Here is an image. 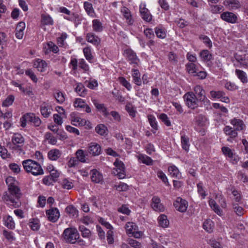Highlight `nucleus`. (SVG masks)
Segmentation results:
<instances>
[{"label": "nucleus", "instance_id": "61", "mask_svg": "<svg viewBox=\"0 0 248 248\" xmlns=\"http://www.w3.org/2000/svg\"><path fill=\"white\" fill-rule=\"evenodd\" d=\"M78 61L76 58H72L71 60L69 66L72 69L71 73L72 74H76L77 73V66Z\"/></svg>", "mask_w": 248, "mask_h": 248}, {"label": "nucleus", "instance_id": "4", "mask_svg": "<svg viewBox=\"0 0 248 248\" xmlns=\"http://www.w3.org/2000/svg\"><path fill=\"white\" fill-rule=\"evenodd\" d=\"M78 230L75 227L65 229L62 234V237L66 243L75 244L77 241Z\"/></svg>", "mask_w": 248, "mask_h": 248}, {"label": "nucleus", "instance_id": "46", "mask_svg": "<svg viewBox=\"0 0 248 248\" xmlns=\"http://www.w3.org/2000/svg\"><path fill=\"white\" fill-rule=\"evenodd\" d=\"M197 191L199 194L202 197V199H205L207 194L204 190L203 183L200 182L197 184Z\"/></svg>", "mask_w": 248, "mask_h": 248}, {"label": "nucleus", "instance_id": "57", "mask_svg": "<svg viewBox=\"0 0 248 248\" xmlns=\"http://www.w3.org/2000/svg\"><path fill=\"white\" fill-rule=\"evenodd\" d=\"M78 229L81 232L83 237L88 238L91 235V231L89 229L85 228L84 226H79Z\"/></svg>", "mask_w": 248, "mask_h": 248}, {"label": "nucleus", "instance_id": "16", "mask_svg": "<svg viewBox=\"0 0 248 248\" xmlns=\"http://www.w3.org/2000/svg\"><path fill=\"white\" fill-rule=\"evenodd\" d=\"M151 206L155 211L163 212L165 210V207L161 203L160 199L156 196H154L152 198Z\"/></svg>", "mask_w": 248, "mask_h": 248}, {"label": "nucleus", "instance_id": "55", "mask_svg": "<svg viewBox=\"0 0 248 248\" xmlns=\"http://www.w3.org/2000/svg\"><path fill=\"white\" fill-rule=\"evenodd\" d=\"M158 117L167 126H170L171 125V122L166 114L161 113Z\"/></svg>", "mask_w": 248, "mask_h": 248}, {"label": "nucleus", "instance_id": "5", "mask_svg": "<svg viewBox=\"0 0 248 248\" xmlns=\"http://www.w3.org/2000/svg\"><path fill=\"white\" fill-rule=\"evenodd\" d=\"M183 98L188 108L194 109L199 106L198 103L200 101L193 92H187L183 96Z\"/></svg>", "mask_w": 248, "mask_h": 248}, {"label": "nucleus", "instance_id": "11", "mask_svg": "<svg viewBox=\"0 0 248 248\" xmlns=\"http://www.w3.org/2000/svg\"><path fill=\"white\" fill-rule=\"evenodd\" d=\"M230 123L237 132L244 131L246 129L247 126L241 119L234 118L230 120Z\"/></svg>", "mask_w": 248, "mask_h": 248}, {"label": "nucleus", "instance_id": "25", "mask_svg": "<svg viewBox=\"0 0 248 248\" xmlns=\"http://www.w3.org/2000/svg\"><path fill=\"white\" fill-rule=\"evenodd\" d=\"M131 72L133 82L138 86H141L142 81L140 78V73L139 70L133 68Z\"/></svg>", "mask_w": 248, "mask_h": 248}, {"label": "nucleus", "instance_id": "21", "mask_svg": "<svg viewBox=\"0 0 248 248\" xmlns=\"http://www.w3.org/2000/svg\"><path fill=\"white\" fill-rule=\"evenodd\" d=\"M223 4L230 10H236L241 7L240 2L237 0H225Z\"/></svg>", "mask_w": 248, "mask_h": 248}, {"label": "nucleus", "instance_id": "29", "mask_svg": "<svg viewBox=\"0 0 248 248\" xmlns=\"http://www.w3.org/2000/svg\"><path fill=\"white\" fill-rule=\"evenodd\" d=\"M93 30L95 32H101L104 30L103 24L100 20L97 19H93L92 21Z\"/></svg>", "mask_w": 248, "mask_h": 248}, {"label": "nucleus", "instance_id": "32", "mask_svg": "<svg viewBox=\"0 0 248 248\" xmlns=\"http://www.w3.org/2000/svg\"><path fill=\"white\" fill-rule=\"evenodd\" d=\"M84 8L86 11L88 15L92 17H96V15L94 12V10L92 4L87 1H85L84 3Z\"/></svg>", "mask_w": 248, "mask_h": 248}, {"label": "nucleus", "instance_id": "64", "mask_svg": "<svg viewBox=\"0 0 248 248\" xmlns=\"http://www.w3.org/2000/svg\"><path fill=\"white\" fill-rule=\"evenodd\" d=\"M200 39L209 47H211L212 43L210 39L207 36L204 35H201L200 36Z\"/></svg>", "mask_w": 248, "mask_h": 248}, {"label": "nucleus", "instance_id": "60", "mask_svg": "<svg viewBox=\"0 0 248 248\" xmlns=\"http://www.w3.org/2000/svg\"><path fill=\"white\" fill-rule=\"evenodd\" d=\"M83 53L86 59L90 61L93 59V55L92 54L91 49L90 47L87 46L85 47L83 50Z\"/></svg>", "mask_w": 248, "mask_h": 248}, {"label": "nucleus", "instance_id": "23", "mask_svg": "<svg viewBox=\"0 0 248 248\" xmlns=\"http://www.w3.org/2000/svg\"><path fill=\"white\" fill-rule=\"evenodd\" d=\"M86 39L88 42L96 46H99L101 43V39L92 32L87 34Z\"/></svg>", "mask_w": 248, "mask_h": 248}, {"label": "nucleus", "instance_id": "48", "mask_svg": "<svg viewBox=\"0 0 248 248\" xmlns=\"http://www.w3.org/2000/svg\"><path fill=\"white\" fill-rule=\"evenodd\" d=\"M15 97L13 95H9L2 102V106L8 107L11 106L14 102Z\"/></svg>", "mask_w": 248, "mask_h": 248}, {"label": "nucleus", "instance_id": "24", "mask_svg": "<svg viewBox=\"0 0 248 248\" xmlns=\"http://www.w3.org/2000/svg\"><path fill=\"white\" fill-rule=\"evenodd\" d=\"M33 67L36 68L38 71L44 72L46 69L47 63L45 61L38 59L34 62Z\"/></svg>", "mask_w": 248, "mask_h": 248}, {"label": "nucleus", "instance_id": "44", "mask_svg": "<svg viewBox=\"0 0 248 248\" xmlns=\"http://www.w3.org/2000/svg\"><path fill=\"white\" fill-rule=\"evenodd\" d=\"M214 226V222L210 219H206L203 223V229L208 232H211L213 231Z\"/></svg>", "mask_w": 248, "mask_h": 248}, {"label": "nucleus", "instance_id": "2", "mask_svg": "<svg viewBox=\"0 0 248 248\" xmlns=\"http://www.w3.org/2000/svg\"><path fill=\"white\" fill-rule=\"evenodd\" d=\"M22 166L25 171L34 176H38L44 174V170L40 164L33 160L27 159L22 161Z\"/></svg>", "mask_w": 248, "mask_h": 248}, {"label": "nucleus", "instance_id": "30", "mask_svg": "<svg viewBox=\"0 0 248 248\" xmlns=\"http://www.w3.org/2000/svg\"><path fill=\"white\" fill-rule=\"evenodd\" d=\"M91 180L93 182L96 183H99L103 181V176L98 171L96 170H92V175L91 177Z\"/></svg>", "mask_w": 248, "mask_h": 248}, {"label": "nucleus", "instance_id": "36", "mask_svg": "<svg viewBox=\"0 0 248 248\" xmlns=\"http://www.w3.org/2000/svg\"><path fill=\"white\" fill-rule=\"evenodd\" d=\"M138 159L139 161L147 165H153V160L150 157L146 155H139L138 156Z\"/></svg>", "mask_w": 248, "mask_h": 248}, {"label": "nucleus", "instance_id": "15", "mask_svg": "<svg viewBox=\"0 0 248 248\" xmlns=\"http://www.w3.org/2000/svg\"><path fill=\"white\" fill-rule=\"evenodd\" d=\"M220 18L228 23L234 24L237 22L238 18L236 15L231 12H224L220 15Z\"/></svg>", "mask_w": 248, "mask_h": 248}, {"label": "nucleus", "instance_id": "10", "mask_svg": "<svg viewBox=\"0 0 248 248\" xmlns=\"http://www.w3.org/2000/svg\"><path fill=\"white\" fill-rule=\"evenodd\" d=\"M113 164L116 167L115 172L114 171V173L116 174L119 179L124 178L125 177V174L124 165L123 162L117 159Z\"/></svg>", "mask_w": 248, "mask_h": 248}, {"label": "nucleus", "instance_id": "35", "mask_svg": "<svg viewBox=\"0 0 248 248\" xmlns=\"http://www.w3.org/2000/svg\"><path fill=\"white\" fill-rule=\"evenodd\" d=\"M157 221L159 226L162 228H165L169 226V221L167 217L164 214H161L158 217Z\"/></svg>", "mask_w": 248, "mask_h": 248}, {"label": "nucleus", "instance_id": "49", "mask_svg": "<svg viewBox=\"0 0 248 248\" xmlns=\"http://www.w3.org/2000/svg\"><path fill=\"white\" fill-rule=\"evenodd\" d=\"M41 22L43 24L51 25L53 24V20L48 15H42L41 16Z\"/></svg>", "mask_w": 248, "mask_h": 248}, {"label": "nucleus", "instance_id": "19", "mask_svg": "<svg viewBox=\"0 0 248 248\" xmlns=\"http://www.w3.org/2000/svg\"><path fill=\"white\" fill-rule=\"evenodd\" d=\"M121 13L125 19L126 23L128 25H132L134 20L129 9L125 6H123L121 8Z\"/></svg>", "mask_w": 248, "mask_h": 248}, {"label": "nucleus", "instance_id": "45", "mask_svg": "<svg viewBox=\"0 0 248 248\" xmlns=\"http://www.w3.org/2000/svg\"><path fill=\"white\" fill-rule=\"evenodd\" d=\"M195 122L198 125L203 126L206 124L207 119L204 115L200 114L195 118Z\"/></svg>", "mask_w": 248, "mask_h": 248}, {"label": "nucleus", "instance_id": "54", "mask_svg": "<svg viewBox=\"0 0 248 248\" xmlns=\"http://www.w3.org/2000/svg\"><path fill=\"white\" fill-rule=\"evenodd\" d=\"M224 84L225 89L229 91H235L238 89V86H236L234 83L232 82L231 81H225Z\"/></svg>", "mask_w": 248, "mask_h": 248}, {"label": "nucleus", "instance_id": "26", "mask_svg": "<svg viewBox=\"0 0 248 248\" xmlns=\"http://www.w3.org/2000/svg\"><path fill=\"white\" fill-rule=\"evenodd\" d=\"M181 145L186 152L189 150L190 142L189 138L184 134L181 133Z\"/></svg>", "mask_w": 248, "mask_h": 248}, {"label": "nucleus", "instance_id": "63", "mask_svg": "<svg viewBox=\"0 0 248 248\" xmlns=\"http://www.w3.org/2000/svg\"><path fill=\"white\" fill-rule=\"evenodd\" d=\"M9 167L10 169L15 174H18L20 172V167L16 163H12L10 164Z\"/></svg>", "mask_w": 248, "mask_h": 248}, {"label": "nucleus", "instance_id": "31", "mask_svg": "<svg viewBox=\"0 0 248 248\" xmlns=\"http://www.w3.org/2000/svg\"><path fill=\"white\" fill-rule=\"evenodd\" d=\"M80 111L89 113L91 112V109L84 100L78 98V112Z\"/></svg>", "mask_w": 248, "mask_h": 248}, {"label": "nucleus", "instance_id": "62", "mask_svg": "<svg viewBox=\"0 0 248 248\" xmlns=\"http://www.w3.org/2000/svg\"><path fill=\"white\" fill-rule=\"evenodd\" d=\"M20 91L26 95L32 97L34 94L32 92V89L31 87H22L20 88Z\"/></svg>", "mask_w": 248, "mask_h": 248}, {"label": "nucleus", "instance_id": "38", "mask_svg": "<svg viewBox=\"0 0 248 248\" xmlns=\"http://www.w3.org/2000/svg\"><path fill=\"white\" fill-rule=\"evenodd\" d=\"M29 225L32 231H37L40 229V221L37 218H31L29 221Z\"/></svg>", "mask_w": 248, "mask_h": 248}, {"label": "nucleus", "instance_id": "43", "mask_svg": "<svg viewBox=\"0 0 248 248\" xmlns=\"http://www.w3.org/2000/svg\"><path fill=\"white\" fill-rule=\"evenodd\" d=\"M200 57L203 62L210 61L212 58V56L208 50H202L200 53Z\"/></svg>", "mask_w": 248, "mask_h": 248}, {"label": "nucleus", "instance_id": "18", "mask_svg": "<svg viewBox=\"0 0 248 248\" xmlns=\"http://www.w3.org/2000/svg\"><path fill=\"white\" fill-rule=\"evenodd\" d=\"M46 215L48 220L51 222H56L60 217V213L56 208H52L46 211Z\"/></svg>", "mask_w": 248, "mask_h": 248}, {"label": "nucleus", "instance_id": "20", "mask_svg": "<svg viewBox=\"0 0 248 248\" xmlns=\"http://www.w3.org/2000/svg\"><path fill=\"white\" fill-rule=\"evenodd\" d=\"M89 153L93 156L98 155L101 154V148L100 146L95 142H91L88 146Z\"/></svg>", "mask_w": 248, "mask_h": 248}, {"label": "nucleus", "instance_id": "34", "mask_svg": "<svg viewBox=\"0 0 248 248\" xmlns=\"http://www.w3.org/2000/svg\"><path fill=\"white\" fill-rule=\"evenodd\" d=\"M150 125L152 127V132L155 133L158 129V124L155 117L152 114H149L147 116Z\"/></svg>", "mask_w": 248, "mask_h": 248}, {"label": "nucleus", "instance_id": "47", "mask_svg": "<svg viewBox=\"0 0 248 248\" xmlns=\"http://www.w3.org/2000/svg\"><path fill=\"white\" fill-rule=\"evenodd\" d=\"M186 69L187 72L194 76H196V65L194 63L188 62L186 65Z\"/></svg>", "mask_w": 248, "mask_h": 248}, {"label": "nucleus", "instance_id": "39", "mask_svg": "<svg viewBox=\"0 0 248 248\" xmlns=\"http://www.w3.org/2000/svg\"><path fill=\"white\" fill-rule=\"evenodd\" d=\"M155 31L156 36L161 39L165 38L166 34L164 28L161 25L155 28Z\"/></svg>", "mask_w": 248, "mask_h": 248}, {"label": "nucleus", "instance_id": "28", "mask_svg": "<svg viewBox=\"0 0 248 248\" xmlns=\"http://www.w3.org/2000/svg\"><path fill=\"white\" fill-rule=\"evenodd\" d=\"M62 153L61 151L57 149H51L48 152L47 156L48 158L53 161L57 160L59 158L61 157Z\"/></svg>", "mask_w": 248, "mask_h": 248}, {"label": "nucleus", "instance_id": "22", "mask_svg": "<svg viewBox=\"0 0 248 248\" xmlns=\"http://www.w3.org/2000/svg\"><path fill=\"white\" fill-rule=\"evenodd\" d=\"M194 94L200 102H202L206 98L205 91L200 85H196L194 88Z\"/></svg>", "mask_w": 248, "mask_h": 248}, {"label": "nucleus", "instance_id": "13", "mask_svg": "<svg viewBox=\"0 0 248 248\" xmlns=\"http://www.w3.org/2000/svg\"><path fill=\"white\" fill-rule=\"evenodd\" d=\"M75 157H71L67 163L68 171L75 174L77 170L78 151L75 152Z\"/></svg>", "mask_w": 248, "mask_h": 248}, {"label": "nucleus", "instance_id": "6", "mask_svg": "<svg viewBox=\"0 0 248 248\" xmlns=\"http://www.w3.org/2000/svg\"><path fill=\"white\" fill-rule=\"evenodd\" d=\"M125 229L128 235H131L136 238H140L143 234L142 232L139 231L138 226L133 222H127Z\"/></svg>", "mask_w": 248, "mask_h": 248}, {"label": "nucleus", "instance_id": "52", "mask_svg": "<svg viewBox=\"0 0 248 248\" xmlns=\"http://www.w3.org/2000/svg\"><path fill=\"white\" fill-rule=\"evenodd\" d=\"M45 139L48 141L49 143L52 145L56 144L57 141L56 138L49 132H46L45 134Z\"/></svg>", "mask_w": 248, "mask_h": 248}, {"label": "nucleus", "instance_id": "17", "mask_svg": "<svg viewBox=\"0 0 248 248\" xmlns=\"http://www.w3.org/2000/svg\"><path fill=\"white\" fill-rule=\"evenodd\" d=\"M125 54L130 64H133L134 67L139 65L140 60L133 50L131 49H127L125 51Z\"/></svg>", "mask_w": 248, "mask_h": 248}, {"label": "nucleus", "instance_id": "50", "mask_svg": "<svg viewBox=\"0 0 248 248\" xmlns=\"http://www.w3.org/2000/svg\"><path fill=\"white\" fill-rule=\"evenodd\" d=\"M119 81L120 84L124 87L128 91H130L132 89V86L124 77H120L119 78Z\"/></svg>", "mask_w": 248, "mask_h": 248}, {"label": "nucleus", "instance_id": "7", "mask_svg": "<svg viewBox=\"0 0 248 248\" xmlns=\"http://www.w3.org/2000/svg\"><path fill=\"white\" fill-rule=\"evenodd\" d=\"M223 154L233 164H237L239 161L240 158L235 152L234 150H232L228 147L223 146L221 148Z\"/></svg>", "mask_w": 248, "mask_h": 248}, {"label": "nucleus", "instance_id": "58", "mask_svg": "<svg viewBox=\"0 0 248 248\" xmlns=\"http://www.w3.org/2000/svg\"><path fill=\"white\" fill-rule=\"evenodd\" d=\"M96 108L101 112L103 115L105 116H107L108 114V112L107 110V108L105 107L103 104H94Z\"/></svg>", "mask_w": 248, "mask_h": 248}, {"label": "nucleus", "instance_id": "33", "mask_svg": "<svg viewBox=\"0 0 248 248\" xmlns=\"http://www.w3.org/2000/svg\"><path fill=\"white\" fill-rule=\"evenodd\" d=\"M29 122H31L35 127L39 126L42 121L38 116H36L35 114L33 113H29Z\"/></svg>", "mask_w": 248, "mask_h": 248}, {"label": "nucleus", "instance_id": "53", "mask_svg": "<svg viewBox=\"0 0 248 248\" xmlns=\"http://www.w3.org/2000/svg\"><path fill=\"white\" fill-rule=\"evenodd\" d=\"M95 131L98 134L104 135L107 132V128L104 124H100L96 126Z\"/></svg>", "mask_w": 248, "mask_h": 248}, {"label": "nucleus", "instance_id": "1", "mask_svg": "<svg viewBox=\"0 0 248 248\" xmlns=\"http://www.w3.org/2000/svg\"><path fill=\"white\" fill-rule=\"evenodd\" d=\"M8 190L4 192L2 199L9 206L15 208L19 207L21 203L19 201L21 192L18 186V182L11 176L7 177L5 180Z\"/></svg>", "mask_w": 248, "mask_h": 248}, {"label": "nucleus", "instance_id": "51", "mask_svg": "<svg viewBox=\"0 0 248 248\" xmlns=\"http://www.w3.org/2000/svg\"><path fill=\"white\" fill-rule=\"evenodd\" d=\"M54 96L59 103H62L65 101L64 93L60 91L57 90L54 94Z\"/></svg>", "mask_w": 248, "mask_h": 248}, {"label": "nucleus", "instance_id": "14", "mask_svg": "<svg viewBox=\"0 0 248 248\" xmlns=\"http://www.w3.org/2000/svg\"><path fill=\"white\" fill-rule=\"evenodd\" d=\"M41 115L46 118H48L53 110L52 107L46 102H43L40 106Z\"/></svg>", "mask_w": 248, "mask_h": 248}, {"label": "nucleus", "instance_id": "8", "mask_svg": "<svg viewBox=\"0 0 248 248\" xmlns=\"http://www.w3.org/2000/svg\"><path fill=\"white\" fill-rule=\"evenodd\" d=\"M188 205V202L181 197H177L173 202V206L176 210L181 213L186 212Z\"/></svg>", "mask_w": 248, "mask_h": 248}, {"label": "nucleus", "instance_id": "37", "mask_svg": "<svg viewBox=\"0 0 248 248\" xmlns=\"http://www.w3.org/2000/svg\"><path fill=\"white\" fill-rule=\"evenodd\" d=\"M170 175L172 177L180 178L181 177V173L178 169L174 165H172L168 168Z\"/></svg>", "mask_w": 248, "mask_h": 248}, {"label": "nucleus", "instance_id": "27", "mask_svg": "<svg viewBox=\"0 0 248 248\" xmlns=\"http://www.w3.org/2000/svg\"><path fill=\"white\" fill-rule=\"evenodd\" d=\"M223 132L230 139H234L238 136V132L232 127L229 125H226L224 127Z\"/></svg>", "mask_w": 248, "mask_h": 248}, {"label": "nucleus", "instance_id": "12", "mask_svg": "<svg viewBox=\"0 0 248 248\" xmlns=\"http://www.w3.org/2000/svg\"><path fill=\"white\" fill-rule=\"evenodd\" d=\"M140 13L142 18L146 22H150L152 19V16L146 8L145 2H141L140 5Z\"/></svg>", "mask_w": 248, "mask_h": 248}, {"label": "nucleus", "instance_id": "9", "mask_svg": "<svg viewBox=\"0 0 248 248\" xmlns=\"http://www.w3.org/2000/svg\"><path fill=\"white\" fill-rule=\"evenodd\" d=\"M211 98L220 99L221 102L229 103L230 102L229 98L226 96V93L222 91H211L210 92Z\"/></svg>", "mask_w": 248, "mask_h": 248}, {"label": "nucleus", "instance_id": "59", "mask_svg": "<svg viewBox=\"0 0 248 248\" xmlns=\"http://www.w3.org/2000/svg\"><path fill=\"white\" fill-rule=\"evenodd\" d=\"M157 177L160 179L166 186L170 185L166 174L162 170H158L157 172Z\"/></svg>", "mask_w": 248, "mask_h": 248}, {"label": "nucleus", "instance_id": "3", "mask_svg": "<svg viewBox=\"0 0 248 248\" xmlns=\"http://www.w3.org/2000/svg\"><path fill=\"white\" fill-rule=\"evenodd\" d=\"M24 144V138L19 133H15L11 140V142L9 143V148L13 153L20 154L23 151Z\"/></svg>", "mask_w": 248, "mask_h": 248}, {"label": "nucleus", "instance_id": "56", "mask_svg": "<svg viewBox=\"0 0 248 248\" xmlns=\"http://www.w3.org/2000/svg\"><path fill=\"white\" fill-rule=\"evenodd\" d=\"M87 155V153L83 150L78 149V161L85 163L87 162V160H88L86 157Z\"/></svg>", "mask_w": 248, "mask_h": 248}, {"label": "nucleus", "instance_id": "40", "mask_svg": "<svg viewBox=\"0 0 248 248\" xmlns=\"http://www.w3.org/2000/svg\"><path fill=\"white\" fill-rule=\"evenodd\" d=\"M4 225L8 229L13 230L15 228V223L12 217L7 216L3 218Z\"/></svg>", "mask_w": 248, "mask_h": 248}, {"label": "nucleus", "instance_id": "41", "mask_svg": "<svg viewBox=\"0 0 248 248\" xmlns=\"http://www.w3.org/2000/svg\"><path fill=\"white\" fill-rule=\"evenodd\" d=\"M235 74L238 78L243 83H246L248 81L247 74L242 70L239 69H236Z\"/></svg>", "mask_w": 248, "mask_h": 248}, {"label": "nucleus", "instance_id": "42", "mask_svg": "<svg viewBox=\"0 0 248 248\" xmlns=\"http://www.w3.org/2000/svg\"><path fill=\"white\" fill-rule=\"evenodd\" d=\"M209 204L211 208L217 214L218 216H221L222 215V211L220 210L219 206L216 203V202L212 199L209 201Z\"/></svg>", "mask_w": 248, "mask_h": 248}]
</instances>
